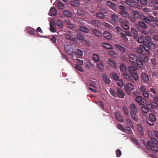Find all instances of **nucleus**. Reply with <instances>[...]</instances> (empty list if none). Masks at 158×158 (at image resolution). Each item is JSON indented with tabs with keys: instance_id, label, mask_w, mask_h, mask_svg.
Returning a JSON list of instances; mask_svg holds the SVG:
<instances>
[{
	"instance_id": "obj_61",
	"label": "nucleus",
	"mask_w": 158,
	"mask_h": 158,
	"mask_svg": "<svg viewBox=\"0 0 158 158\" xmlns=\"http://www.w3.org/2000/svg\"><path fill=\"white\" fill-rule=\"evenodd\" d=\"M142 94L143 96L146 98H148L149 96V94L147 91L143 93Z\"/></svg>"
},
{
	"instance_id": "obj_37",
	"label": "nucleus",
	"mask_w": 158,
	"mask_h": 158,
	"mask_svg": "<svg viewBox=\"0 0 158 158\" xmlns=\"http://www.w3.org/2000/svg\"><path fill=\"white\" fill-rule=\"evenodd\" d=\"M109 92L110 94L113 97H116L117 94L115 92V89L113 88H110L109 89Z\"/></svg>"
},
{
	"instance_id": "obj_46",
	"label": "nucleus",
	"mask_w": 158,
	"mask_h": 158,
	"mask_svg": "<svg viewBox=\"0 0 158 158\" xmlns=\"http://www.w3.org/2000/svg\"><path fill=\"white\" fill-rule=\"evenodd\" d=\"M131 31L134 33V37L135 38H137L138 33L137 31L135 28H132L131 29Z\"/></svg>"
},
{
	"instance_id": "obj_63",
	"label": "nucleus",
	"mask_w": 158,
	"mask_h": 158,
	"mask_svg": "<svg viewBox=\"0 0 158 158\" xmlns=\"http://www.w3.org/2000/svg\"><path fill=\"white\" fill-rule=\"evenodd\" d=\"M64 23L67 26H69L71 23L70 19H69L65 20Z\"/></svg>"
},
{
	"instance_id": "obj_8",
	"label": "nucleus",
	"mask_w": 158,
	"mask_h": 158,
	"mask_svg": "<svg viewBox=\"0 0 158 158\" xmlns=\"http://www.w3.org/2000/svg\"><path fill=\"white\" fill-rule=\"evenodd\" d=\"M133 15L137 21L139 20V19L143 20L144 15H141L137 11H134L133 12Z\"/></svg>"
},
{
	"instance_id": "obj_31",
	"label": "nucleus",
	"mask_w": 158,
	"mask_h": 158,
	"mask_svg": "<svg viewBox=\"0 0 158 158\" xmlns=\"http://www.w3.org/2000/svg\"><path fill=\"white\" fill-rule=\"evenodd\" d=\"M111 75L113 79L116 81H117L119 79V77L115 73L112 72L111 73Z\"/></svg>"
},
{
	"instance_id": "obj_3",
	"label": "nucleus",
	"mask_w": 158,
	"mask_h": 158,
	"mask_svg": "<svg viewBox=\"0 0 158 158\" xmlns=\"http://www.w3.org/2000/svg\"><path fill=\"white\" fill-rule=\"evenodd\" d=\"M156 117L153 114H150L149 118H148L146 120L147 123L150 126H153L154 123L156 121Z\"/></svg>"
},
{
	"instance_id": "obj_38",
	"label": "nucleus",
	"mask_w": 158,
	"mask_h": 158,
	"mask_svg": "<svg viewBox=\"0 0 158 158\" xmlns=\"http://www.w3.org/2000/svg\"><path fill=\"white\" fill-rule=\"evenodd\" d=\"M77 14L79 16H83L85 14V12L83 10L78 9L77 10Z\"/></svg>"
},
{
	"instance_id": "obj_22",
	"label": "nucleus",
	"mask_w": 158,
	"mask_h": 158,
	"mask_svg": "<svg viewBox=\"0 0 158 158\" xmlns=\"http://www.w3.org/2000/svg\"><path fill=\"white\" fill-rule=\"evenodd\" d=\"M102 45L103 47L108 49H112L113 48L112 46L110 44L106 43H102Z\"/></svg>"
},
{
	"instance_id": "obj_41",
	"label": "nucleus",
	"mask_w": 158,
	"mask_h": 158,
	"mask_svg": "<svg viewBox=\"0 0 158 158\" xmlns=\"http://www.w3.org/2000/svg\"><path fill=\"white\" fill-rule=\"evenodd\" d=\"M93 58L94 61L98 63L99 61V56L96 54H94L93 56Z\"/></svg>"
},
{
	"instance_id": "obj_40",
	"label": "nucleus",
	"mask_w": 158,
	"mask_h": 158,
	"mask_svg": "<svg viewBox=\"0 0 158 158\" xmlns=\"http://www.w3.org/2000/svg\"><path fill=\"white\" fill-rule=\"evenodd\" d=\"M56 26L58 28H63V25L62 22L60 20L57 21Z\"/></svg>"
},
{
	"instance_id": "obj_7",
	"label": "nucleus",
	"mask_w": 158,
	"mask_h": 158,
	"mask_svg": "<svg viewBox=\"0 0 158 158\" xmlns=\"http://www.w3.org/2000/svg\"><path fill=\"white\" fill-rule=\"evenodd\" d=\"M76 55L77 56V57L81 58L83 56L82 51L78 48L75 49L73 52V56L75 59Z\"/></svg>"
},
{
	"instance_id": "obj_32",
	"label": "nucleus",
	"mask_w": 158,
	"mask_h": 158,
	"mask_svg": "<svg viewBox=\"0 0 158 158\" xmlns=\"http://www.w3.org/2000/svg\"><path fill=\"white\" fill-rule=\"evenodd\" d=\"M147 44L146 43L145 45H146L147 46H148L149 49H153L155 48V44L152 42L148 43Z\"/></svg>"
},
{
	"instance_id": "obj_10",
	"label": "nucleus",
	"mask_w": 158,
	"mask_h": 158,
	"mask_svg": "<svg viewBox=\"0 0 158 158\" xmlns=\"http://www.w3.org/2000/svg\"><path fill=\"white\" fill-rule=\"evenodd\" d=\"M116 90V94L118 97L121 98H123L125 96V94L124 92L121 89L118 88H117Z\"/></svg>"
},
{
	"instance_id": "obj_28",
	"label": "nucleus",
	"mask_w": 158,
	"mask_h": 158,
	"mask_svg": "<svg viewBox=\"0 0 158 158\" xmlns=\"http://www.w3.org/2000/svg\"><path fill=\"white\" fill-rule=\"evenodd\" d=\"M111 17L112 21L114 22H117L118 21V17L117 15L115 14L111 15Z\"/></svg>"
},
{
	"instance_id": "obj_42",
	"label": "nucleus",
	"mask_w": 158,
	"mask_h": 158,
	"mask_svg": "<svg viewBox=\"0 0 158 158\" xmlns=\"http://www.w3.org/2000/svg\"><path fill=\"white\" fill-rule=\"evenodd\" d=\"M63 14L65 16L69 17H71L72 16V13L67 10H64L63 12Z\"/></svg>"
},
{
	"instance_id": "obj_49",
	"label": "nucleus",
	"mask_w": 158,
	"mask_h": 158,
	"mask_svg": "<svg viewBox=\"0 0 158 158\" xmlns=\"http://www.w3.org/2000/svg\"><path fill=\"white\" fill-rule=\"evenodd\" d=\"M57 6L60 9H63L64 8V5L60 2L57 3Z\"/></svg>"
},
{
	"instance_id": "obj_14",
	"label": "nucleus",
	"mask_w": 158,
	"mask_h": 158,
	"mask_svg": "<svg viewBox=\"0 0 158 158\" xmlns=\"http://www.w3.org/2000/svg\"><path fill=\"white\" fill-rule=\"evenodd\" d=\"M104 36L109 40H111L113 39L111 34L107 31H104L103 33Z\"/></svg>"
},
{
	"instance_id": "obj_59",
	"label": "nucleus",
	"mask_w": 158,
	"mask_h": 158,
	"mask_svg": "<svg viewBox=\"0 0 158 158\" xmlns=\"http://www.w3.org/2000/svg\"><path fill=\"white\" fill-rule=\"evenodd\" d=\"M143 11L146 13H148L152 12V10L149 8H144L143 10Z\"/></svg>"
},
{
	"instance_id": "obj_13",
	"label": "nucleus",
	"mask_w": 158,
	"mask_h": 158,
	"mask_svg": "<svg viewBox=\"0 0 158 158\" xmlns=\"http://www.w3.org/2000/svg\"><path fill=\"white\" fill-rule=\"evenodd\" d=\"M135 100L137 102L140 104L145 103L146 102V100L144 98H143L141 96L137 97L135 98Z\"/></svg>"
},
{
	"instance_id": "obj_53",
	"label": "nucleus",
	"mask_w": 158,
	"mask_h": 158,
	"mask_svg": "<svg viewBox=\"0 0 158 158\" xmlns=\"http://www.w3.org/2000/svg\"><path fill=\"white\" fill-rule=\"evenodd\" d=\"M131 141L134 143L136 145V146L138 147H139V142L136 140V139L132 137L131 138Z\"/></svg>"
},
{
	"instance_id": "obj_1",
	"label": "nucleus",
	"mask_w": 158,
	"mask_h": 158,
	"mask_svg": "<svg viewBox=\"0 0 158 158\" xmlns=\"http://www.w3.org/2000/svg\"><path fill=\"white\" fill-rule=\"evenodd\" d=\"M151 139L152 143L149 141H148L147 143L143 142V143L147 149L152 150L153 152L156 153L158 152V147L153 143L156 145L158 144V141L153 137H151Z\"/></svg>"
},
{
	"instance_id": "obj_12",
	"label": "nucleus",
	"mask_w": 158,
	"mask_h": 158,
	"mask_svg": "<svg viewBox=\"0 0 158 158\" xmlns=\"http://www.w3.org/2000/svg\"><path fill=\"white\" fill-rule=\"evenodd\" d=\"M139 79L138 75L137 73H134L130 76V79L131 81L133 82H135Z\"/></svg>"
},
{
	"instance_id": "obj_6",
	"label": "nucleus",
	"mask_w": 158,
	"mask_h": 158,
	"mask_svg": "<svg viewBox=\"0 0 158 158\" xmlns=\"http://www.w3.org/2000/svg\"><path fill=\"white\" fill-rule=\"evenodd\" d=\"M120 21H121V26L123 28L126 29H129V27L128 25L129 22L127 20L123 19H121Z\"/></svg>"
},
{
	"instance_id": "obj_5",
	"label": "nucleus",
	"mask_w": 158,
	"mask_h": 158,
	"mask_svg": "<svg viewBox=\"0 0 158 158\" xmlns=\"http://www.w3.org/2000/svg\"><path fill=\"white\" fill-rule=\"evenodd\" d=\"M125 90L128 94H130L131 91L134 89V86L133 85L130 83H127L124 86Z\"/></svg>"
},
{
	"instance_id": "obj_47",
	"label": "nucleus",
	"mask_w": 158,
	"mask_h": 158,
	"mask_svg": "<svg viewBox=\"0 0 158 158\" xmlns=\"http://www.w3.org/2000/svg\"><path fill=\"white\" fill-rule=\"evenodd\" d=\"M91 23L94 26L98 27L99 25V21L98 20H92Z\"/></svg>"
},
{
	"instance_id": "obj_9",
	"label": "nucleus",
	"mask_w": 158,
	"mask_h": 158,
	"mask_svg": "<svg viewBox=\"0 0 158 158\" xmlns=\"http://www.w3.org/2000/svg\"><path fill=\"white\" fill-rule=\"evenodd\" d=\"M143 20L144 21L145 23H148L150 22H153L155 20V19L153 16L151 15H148L147 16H144Z\"/></svg>"
},
{
	"instance_id": "obj_52",
	"label": "nucleus",
	"mask_w": 158,
	"mask_h": 158,
	"mask_svg": "<svg viewBox=\"0 0 158 158\" xmlns=\"http://www.w3.org/2000/svg\"><path fill=\"white\" fill-rule=\"evenodd\" d=\"M120 69L121 70L125 72L126 71L127 68L123 64H121L120 66Z\"/></svg>"
},
{
	"instance_id": "obj_33",
	"label": "nucleus",
	"mask_w": 158,
	"mask_h": 158,
	"mask_svg": "<svg viewBox=\"0 0 158 158\" xmlns=\"http://www.w3.org/2000/svg\"><path fill=\"white\" fill-rule=\"evenodd\" d=\"M79 30L80 31L85 33L89 32V29L85 27L80 26L79 27Z\"/></svg>"
},
{
	"instance_id": "obj_64",
	"label": "nucleus",
	"mask_w": 158,
	"mask_h": 158,
	"mask_svg": "<svg viewBox=\"0 0 158 158\" xmlns=\"http://www.w3.org/2000/svg\"><path fill=\"white\" fill-rule=\"evenodd\" d=\"M156 3L154 5V8L156 10H158V0H155Z\"/></svg>"
},
{
	"instance_id": "obj_58",
	"label": "nucleus",
	"mask_w": 158,
	"mask_h": 158,
	"mask_svg": "<svg viewBox=\"0 0 158 158\" xmlns=\"http://www.w3.org/2000/svg\"><path fill=\"white\" fill-rule=\"evenodd\" d=\"M146 87L143 85H141L140 88V91L143 93L146 91Z\"/></svg>"
},
{
	"instance_id": "obj_27",
	"label": "nucleus",
	"mask_w": 158,
	"mask_h": 158,
	"mask_svg": "<svg viewBox=\"0 0 158 158\" xmlns=\"http://www.w3.org/2000/svg\"><path fill=\"white\" fill-rule=\"evenodd\" d=\"M57 13L55 7H52L50 10L49 15L50 16H55Z\"/></svg>"
},
{
	"instance_id": "obj_17",
	"label": "nucleus",
	"mask_w": 158,
	"mask_h": 158,
	"mask_svg": "<svg viewBox=\"0 0 158 158\" xmlns=\"http://www.w3.org/2000/svg\"><path fill=\"white\" fill-rule=\"evenodd\" d=\"M106 3L107 6L112 9L114 10L116 8V5L114 3L111 2L110 1H107L106 2Z\"/></svg>"
},
{
	"instance_id": "obj_30",
	"label": "nucleus",
	"mask_w": 158,
	"mask_h": 158,
	"mask_svg": "<svg viewBox=\"0 0 158 158\" xmlns=\"http://www.w3.org/2000/svg\"><path fill=\"white\" fill-rule=\"evenodd\" d=\"M115 47L118 50H120L122 52H125V48L118 44H115Z\"/></svg>"
},
{
	"instance_id": "obj_16",
	"label": "nucleus",
	"mask_w": 158,
	"mask_h": 158,
	"mask_svg": "<svg viewBox=\"0 0 158 158\" xmlns=\"http://www.w3.org/2000/svg\"><path fill=\"white\" fill-rule=\"evenodd\" d=\"M139 59L142 62H147L148 60V57L145 55H143V54H140L139 56Z\"/></svg>"
},
{
	"instance_id": "obj_25",
	"label": "nucleus",
	"mask_w": 158,
	"mask_h": 158,
	"mask_svg": "<svg viewBox=\"0 0 158 158\" xmlns=\"http://www.w3.org/2000/svg\"><path fill=\"white\" fill-rule=\"evenodd\" d=\"M117 120L120 122H122L123 121V118L121 115L118 113H116L115 114Z\"/></svg>"
},
{
	"instance_id": "obj_35",
	"label": "nucleus",
	"mask_w": 158,
	"mask_h": 158,
	"mask_svg": "<svg viewBox=\"0 0 158 158\" xmlns=\"http://www.w3.org/2000/svg\"><path fill=\"white\" fill-rule=\"evenodd\" d=\"M58 37L57 35H53L52 36L50 40L52 43L55 44L56 43V39Z\"/></svg>"
},
{
	"instance_id": "obj_51",
	"label": "nucleus",
	"mask_w": 158,
	"mask_h": 158,
	"mask_svg": "<svg viewBox=\"0 0 158 158\" xmlns=\"http://www.w3.org/2000/svg\"><path fill=\"white\" fill-rule=\"evenodd\" d=\"M127 124L129 126V127H130L131 128H133V123L129 119H128L127 120Z\"/></svg>"
},
{
	"instance_id": "obj_15",
	"label": "nucleus",
	"mask_w": 158,
	"mask_h": 158,
	"mask_svg": "<svg viewBox=\"0 0 158 158\" xmlns=\"http://www.w3.org/2000/svg\"><path fill=\"white\" fill-rule=\"evenodd\" d=\"M64 35L65 38L67 39L72 41H74V38L73 37L72 33L70 32H67L65 33Z\"/></svg>"
},
{
	"instance_id": "obj_56",
	"label": "nucleus",
	"mask_w": 158,
	"mask_h": 158,
	"mask_svg": "<svg viewBox=\"0 0 158 158\" xmlns=\"http://www.w3.org/2000/svg\"><path fill=\"white\" fill-rule=\"evenodd\" d=\"M118 85L120 87L123 86V81L121 79H118Z\"/></svg>"
},
{
	"instance_id": "obj_29",
	"label": "nucleus",
	"mask_w": 158,
	"mask_h": 158,
	"mask_svg": "<svg viewBox=\"0 0 158 158\" xmlns=\"http://www.w3.org/2000/svg\"><path fill=\"white\" fill-rule=\"evenodd\" d=\"M71 5L73 6H78L80 4V3L78 0H74L70 2Z\"/></svg>"
},
{
	"instance_id": "obj_44",
	"label": "nucleus",
	"mask_w": 158,
	"mask_h": 158,
	"mask_svg": "<svg viewBox=\"0 0 158 158\" xmlns=\"http://www.w3.org/2000/svg\"><path fill=\"white\" fill-rule=\"evenodd\" d=\"M141 110L144 113H148L149 111V109L147 106H142Z\"/></svg>"
},
{
	"instance_id": "obj_23",
	"label": "nucleus",
	"mask_w": 158,
	"mask_h": 158,
	"mask_svg": "<svg viewBox=\"0 0 158 158\" xmlns=\"http://www.w3.org/2000/svg\"><path fill=\"white\" fill-rule=\"evenodd\" d=\"M138 42L140 43H143L144 45L146 44L145 41V37L144 36H141L139 37L138 39Z\"/></svg>"
},
{
	"instance_id": "obj_20",
	"label": "nucleus",
	"mask_w": 158,
	"mask_h": 158,
	"mask_svg": "<svg viewBox=\"0 0 158 158\" xmlns=\"http://www.w3.org/2000/svg\"><path fill=\"white\" fill-rule=\"evenodd\" d=\"M108 53L111 56L114 58H116L118 57V56L117 54L115 51L113 50L109 51L108 52Z\"/></svg>"
},
{
	"instance_id": "obj_55",
	"label": "nucleus",
	"mask_w": 158,
	"mask_h": 158,
	"mask_svg": "<svg viewBox=\"0 0 158 158\" xmlns=\"http://www.w3.org/2000/svg\"><path fill=\"white\" fill-rule=\"evenodd\" d=\"M117 128L123 132H125V130L124 128L123 127V126L120 124H118L117 126Z\"/></svg>"
},
{
	"instance_id": "obj_54",
	"label": "nucleus",
	"mask_w": 158,
	"mask_h": 158,
	"mask_svg": "<svg viewBox=\"0 0 158 158\" xmlns=\"http://www.w3.org/2000/svg\"><path fill=\"white\" fill-rule=\"evenodd\" d=\"M127 69L128 71L132 74L136 73L135 72L134 68L132 67H128Z\"/></svg>"
},
{
	"instance_id": "obj_26",
	"label": "nucleus",
	"mask_w": 158,
	"mask_h": 158,
	"mask_svg": "<svg viewBox=\"0 0 158 158\" xmlns=\"http://www.w3.org/2000/svg\"><path fill=\"white\" fill-rule=\"evenodd\" d=\"M142 78L143 81L145 82H148L149 81L148 75L145 73H143L142 74Z\"/></svg>"
},
{
	"instance_id": "obj_24",
	"label": "nucleus",
	"mask_w": 158,
	"mask_h": 158,
	"mask_svg": "<svg viewBox=\"0 0 158 158\" xmlns=\"http://www.w3.org/2000/svg\"><path fill=\"white\" fill-rule=\"evenodd\" d=\"M119 14L122 16L126 18H128L130 16L129 14L124 10H121L119 11Z\"/></svg>"
},
{
	"instance_id": "obj_36",
	"label": "nucleus",
	"mask_w": 158,
	"mask_h": 158,
	"mask_svg": "<svg viewBox=\"0 0 158 158\" xmlns=\"http://www.w3.org/2000/svg\"><path fill=\"white\" fill-rule=\"evenodd\" d=\"M123 111L126 115L127 116L129 115V111L127 106L125 105H123Z\"/></svg>"
},
{
	"instance_id": "obj_57",
	"label": "nucleus",
	"mask_w": 158,
	"mask_h": 158,
	"mask_svg": "<svg viewBox=\"0 0 158 158\" xmlns=\"http://www.w3.org/2000/svg\"><path fill=\"white\" fill-rule=\"evenodd\" d=\"M131 127H126V129H125V132L127 133H128L129 134H131L132 131L131 130Z\"/></svg>"
},
{
	"instance_id": "obj_39",
	"label": "nucleus",
	"mask_w": 158,
	"mask_h": 158,
	"mask_svg": "<svg viewBox=\"0 0 158 158\" xmlns=\"http://www.w3.org/2000/svg\"><path fill=\"white\" fill-rule=\"evenodd\" d=\"M137 113H130L131 115L132 118L135 121H137L138 120V118L137 115Z\"/></svg>"
},
{
	"instance_id": "obj_50",
	"label": "nucleus",
	"mask_w": 158,
	"mask_h": 158,
	"mask_svg": "<svg viewBox=\"0 0 158 158\" xmlns=\"http://www.w3.org/2000/svg\"><path fill=\"white\" fill-rule=\"evenodd\" d=\"M75 67L76 69L79 71L81 72H83L84 71V70L82 67L80 66L78 64H76Z\"/></svg>"
},
{
	"instance_id": "obj_43",
	"label": "nucleus",
	"mask_w": 158,
	"mask_h": 158,
	"mask_svg": "<svg viewBox=\"0 0 158 158\" xmlns=\"http://www.w3.org/2000/svg\"><path fill=\"white\" fill-rule=\"evenodd\" d=\"M138 24L139 26L142 28L144 29H146L147 28V26L145 23L143 22L139 21V22Z\"/></svg>"
},
{
	"instance_id": "obj_45",
	"label": "nucleus",
	"mask_w": 158,
	"mask_h": 158,
	"mask_svg": "<svg viewBox=\"0 0 158 158\" xmlns=\"http://www.w3.org/2000/svg\"><path fill=\"white\" fill-rule=\"evenodd\" d=\"M120 34L121 36L122 37L123 39L124 40L126 41H128V39L127 37V35L124 33L123 32H121Z\"/></svg>"
},
{
	"instance_id": "obj_11",
	"label": "nucleus",
	"mask_w": 158,
	"mask_h": 158,
	"mask_svg": "<svg viewBox=\"0 0 158 158\" xmlns=\"http://www.w3.org/2000/svg\"><path fill=\"white\" fill-rule=\"evenodd\" d=\"M108 64L114 69H116L117 68V63L113 59H109L108 61Z\"/></svg>"
},
{
	"instance_id": "obj_18",
	"label": "nucleus",
	"mask_w": 158,
	"mask_h": 158,
	"mask_svg": "<svg viewBox=\"0 0 158 158\" xmlns=\"http://www.w3.org/2000/svg\"><path fill=\"white\" fill-rule=\"evenodd\" d=\"M144 50H146L147 52L149 51V49H146L143 46L140 45L139 46V48L137 50V52L141 54H142Z\"/></svg>"
},
{
	"instance_id": "obj_48",
	"label": "nucleus",
	"mask_w": 158,
	"mask_h": 158,
	"mask_svg": "<svg viewBox=\"0 0 158 158\" xmlns=\"http://www.w3.org/2000/svg\"><path fill=\"white\" fill-rule=\"evenodd\" d=\"M77 39L83 41L84 40V37L80 33H77Z\"/></svg>"
},
{
	"instance_id": "obj_21",
	"label": "nucleus",
	"mask_w": 158,
	"mask_h": 158,
	"mask_svg": "<svg viewBox=\"0 0 158 158\" xmlns=\"http://www.w3.org/2000/svg\"><path fill=\"white\" fill-rule=\"evenodd\" d=\"M102 77L103 81L106 83L107 84L110 83V81L108 76L106 74H103Z\"/></svg>"
},
{
	"instance_id": "obj_19",
	"label": "nucleus",
	"mask_w": 158,
	"mask_h": 158,
	"mask_svg": "<svg viewBox=\"0 0 158 158\" xmlns=\"http://www.w3.org/2000/svg\"><path fill=\"white\" fill-rule=\"evenodd\" d=\"M130 113H137V109L135 105L134 104H131L130 107Z\"/></svg>"
},
{
	"instance_id": "obj_2",
	"label": "nucleus",
	"mask_w": 158,
	"mask_h": 158,
	"mask_svg": "<svg viewBox=\"0 0 158 158\" xmlns=\"http://www.w3.org/2000/svg\"><path fill=\"white\" fill-rule=\"evenodd\" d=\"M129 59L130 61L132 64L136 63L139 67L143 68V64L142 62L139 59H138L137 56L135 54H131L129 56Z\"/></svg>"
},
{
	"instance_id": "obj_4",
	"label": "nucleus",
	"mask_w": 158,
	"mask_h": 158,
	"mask_svg": "<svg viewBox=\"0 0 158 158\" xmlns=\"http://www.w3.org/2000/svg\"><path fill=\"white\" fill-rule=\"evenodd\" d=\"M64 49L67 53L71 56L73 60H75L73 56V52L74 51H73L72 46L71 45H67L65 46Z\"/></svg>"
},
{
	"instance_id": "obj_34",
	"label": "nucleus",
	"mask_w": 158,
	"mask_h": 158,
	"mask_svg": "<svg viewBox=\"0 0 158 158\" xmlns=\"http://www.w3.org/2000/svg\"><path fill=\"white\" fill-rule=\"evenodd\" d=\"M137 129L138 131L140 132V134L142 135L143 134L144 131L142 126L140 124L137 125Z\"/></svg>"
},
{
	"instance_id": "obj_62",
	"label": "nucleus",
	"mask_w": 158,
	"mask_h": 158,
	"mask_svg": "<svg viewBox=\"0 0 158 158\" xmlns=\"http://www.w3.org/2000/svg\"><path fill=\"white\" fill-rule=\"evenodd\" d=\"M115 152L116 156L117 157H119L121 156V152L119 149L116 150Z\"/></svg>"
},
{
	"instance_id": "obj_60",
	"label": "nucleus",
	"mask_w": 158,
	"mask_h": 158,
	"mask_svg": "<svg viewBox=\"0 0 158 158\" xmlns=\"http://www.w3.org/2000/svg\"><path fill=\"white\" fill-rule=\"evenodd\" d=\"M126 4L129 5H131L135 1L134 0H127L126 1Z\"/></svg>"
}]
</instances>
